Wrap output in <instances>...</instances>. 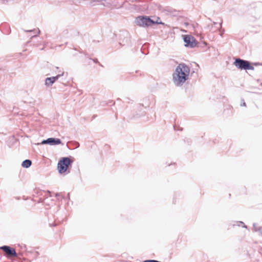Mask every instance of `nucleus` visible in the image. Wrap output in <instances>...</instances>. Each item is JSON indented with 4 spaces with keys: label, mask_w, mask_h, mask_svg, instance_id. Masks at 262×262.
<instances>
[{
    "label": "nucleus",
    "mask_w": 262,
    "mask_h": 262,
    "mask_svg": "<svg viewBox=\"0 0 262 262\" xmlns=\"http://www.w3.org/2000/svg\"><path fill=\"white\" fill-rule=\"evenodd\" d=\"M0 249L5 252L8 257H16L17 253L14 248L9 246H3L0 247Z\"/></svg>",
    "instance_id": "39448f33"
},
{
    "label": "nucleus",
    "mask_w": 262,
    "mask_h": 262,
    "mask_svg": "<svg viewBox=\"0 0 262 262\" xmlns=\"http://www.w3.org/2000/svg\"><path fill=\"white\" fill-rule=\"evenodd\" d=\"M190 68L185 63L179 64L173 73V81L178 86H182L188 79Z\"/></svg>",
    "instance_id": "f257e3e1"
},
{
    "label": "nucleus",
    "mask_w": 262,
    "mask_h": 262,
    "mask_svg": "<svg viewBox=\"0 0 262 262\" xmlns=\"http://www.w3.org/2000/svg\"><path fill=\"white\" fill-rule=\"evenodd\" d=\"M234 64L236 67L241 70H253L254 68L251 66L250 62L247 60L237 58L235 59Z\"/></svg>",
    "instance_id": "7ed1b4c3"
},
{
    "label": "nucleus",
    "mask_w": 262,
    "mask_h": 262,
    "mask_svg": "<svg viewBox=\"0 0 262 262\" xmlns=\"http://www.w3.org/2000/svg\"><path fill=\"white\" fill-rule=\"evenodd\" d=\"M75 161V158L73 157L61 158L57 164H71Z\"/></svg>",
    "instance_id": "1a4fd4ad"
},
{
    "label": "nucleus",
    "mask_w": 262,
    "mask_h": 262,
    "mask_svg": "<svg viewBox=\"0 0 262 262\" xmlns=\"http://www.w3.org/2000/svg\"><path fill=\"white\" fill-rule=\"evenodd\" d=\"M57 169L60 174L66 175L70 172L72 165H57Z\"/></svg>",
    "instance_id": "0eeeda50"
},
{
    "label": "nucleus",
    "mask_w": 262,
    "mask_h": 262,
    "mask_svg": "<svg viewBox=\"0 0 262 262\" xmlns=\"http://www.w3.org/2000/svg\"><path fill=\"white\" fill-rule=\"evenodd\" d=\"M64 72L57 75L56 76L48 77L45 80V85L47 86L52 85L59 77L63 75Z\"/></svg>",
    "instance_id": "6e6552de"
},
{
    "label": "nucleus",
    "mask_w": 262,
    "mask_h": 262,
    "mask_svg": "<svg viewBox=\"0 0 262 262\" xmlns=\"http://www.w3.org/2000/svg\"><path fill=\"white\" fill-rule=\"evenodd\" d=\"M261 235H262V231H261Z\"/></svg>",
    "instance_id": "a211bd4d"
},
{
    "label": "nucleus",
    "mask_w": 262,
    "mask_h": 262,
    "mask_svg": "<svg viewBox=\"0 0 262 262\" xmlns=\"http://www.w3.org/2000/svg\"><path fill=\"white\" fill-rule=\"evenodd\" d=\"M253 226V230L255 231H260V234H261L262 227H257V224L256 223H254Z\"/></svg>",
    "instance_id": "9d476101"
},
{
    "label": "nucleus",
    "mask_w": 262,
    "mask_h": 262,
    "mask_svg": "<svg viewBox=\"0 0 262 262\" xmlns=\"http://www.w3.org/2000/svg\"><path fill=\"white\" fill-rule=\"evenodd\" d=\"M55 196H56V197H58V196H60V193H56L55 194Z\"/></svg>",
    "instance_id": "2eb2a0df"
},
{
    "label": "nucleus",
    "mask_w": 262,
    "mask_h": 262,
    "mask_svg": "<svg viewBox=\"0 0 262 262\" xmlns=\"http://www.w3.org/2000/svg\"><path fill=\"white\" fill-rule=\"evenodd\" d=\"M241 105L246 106V103L245 102H244L243 103V104H242Z\"/></svg>",
    "instance_id": "dca6fc26"
},
{
    "label": "nucleus",
    "mask_w": 262,
    "mask_h": 262,
    "mask_svg": "<svg viewBox=\"0 0 262 262\" xmlns=\"http://www.w3.org/2000/svg\"><path fill=\"white\" fill-rule=\"evenodd\" d=\"M183 37L185 47L192 48L196 46L197 41L192 36L190 35H183Z\"/></svg>",
    "instance_id": "20e7f679"
},
{
    "label": "nucleus",
    "mask_w": 262,
    "mask_h": 262,
    "mask_svg": "<svg viewBox=\"0 0 262 262\" xmlns=\"http://www.w3.org/2000/svg\"><path fill=\"white\" fill-rule=\"evenodd\" d=\"M61 143L60 139L58 138H50L46 140H43L40 143L37 144H48L50 145H58Z\"/></svg>",
    "instance_id": "423d86ee"
},
{
    "label": "nucleus",
    "mask_w": 262,
    "mask_h": 262,
    "mask_svg": "<svg viewBox=\"0 0 262 262\" xmlns=\"http://www.w3.org/2000/svg\"><path fill=\"white\" fill-rule=\"evenodd\" d=\"M159 17H158L156 20H154L148 16H140L136 18V23L138 26L142 27L151 26L155 24H163L162 22H159Z\"/></svg>",
    "instance_id": "f03ea898"
},
{
    "label": "nucleus",
    "mask_w": 262,
    "mask_h": 262,
    "mask_svg": "<svg viewBox=\"0 0 262 262\" xmlns=\"http://www.w3.org/2000/svg\"><path fill=\"white\" fill-rule=\"evenodd\" d=\"M239 223H240V224H243V225H243V227H244V228H247V226H246L245 225H244V223H243V222H239Z\"/></svg>",
    "instance_id": "4468645a"
},
{
    "label": "nucleus",
    "mask_w": 262,
    "mask_h": 262,
    "mask_svg": "<svg viewBox=\"0 0 262 262\" xmlns=\"http://www.w3.org/2000/svg\"><path fill=\"white\" fill-rule=\"evenodd\" d=\"M38 33H40V30H38Z\"/></svg>",
    "instance_id": "f3484780"
},
{
    "label": "nucleus",
    "mask_w": 262,
    "mask_h": 262,
    "mask_svg": "<svg viewBox=\"0 0 262 262\" xmlns=\"http://www.w3.org/2000/svg\"><path fill=\"white\" fill-rule=\"evenodd\" d=\"M24 167L28 168L30 167L31 165H21Z\"/></svg>",
    "instance_id": "ddd939ff"
},
{
    "label": "nucleus",
    "mask_w": 262,
    "mask_h": 262,
    "mask_svg": "<svg viewBox=\"0 0 262 262\" xmlns=\"http://www.w3.org/2000/svg\"><path fill=\"white\" fill-rule=\"evenodd\" d=\"M222 22L221 23V24H220V28H221V27H222ZM220 32H221L220 35H221V36H222V35H223V33H224V29H222V28H221V29H220Z\"/></svg>",
    "instance_id": "f8f14e48"
},
{
    "label": "nucleus",
    "mask_w": 262,
    "mask_h": 262,
    "mask_svg": "<svg viewBox=\"0 0 262 262\" xmlns=\"http://www.w3.org/2000/svg\"><path fill=\"white\" fill-rule=\"evenodd\" d=\"M21 164H32V162L30 160H24Z\"/></svg>",
    "instance_id": "9b49d317"
}]
</instances>
